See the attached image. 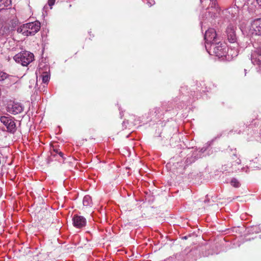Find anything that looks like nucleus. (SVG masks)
<instances>
[{
	"label": "nucleus",
	"instance_id": "6e6552de",
	"mask_svg": "<svg viewBox=\"0 0 261 261\" xmlns=\"http://www.w3.org/2000/svg\"><path fill=\"white\" fill-rule=\"evenodd\" d=\"M72 221L73 226L77 228H82L86 225V220L83 216L74 215Z\"/></svg>",
	"mask_w": 261,
	"mask_h": 261
},
{
	"label": "nucleus",
	"instance_id": "f8f14e48",
	"mask_svg": "<svg viewBox=\"0 0 261 261\" xmlns=\"http://www.w3.org/2000/svg\"><path fill=\"white\" fill-rule=\"evenodd\" d=\"M11 0H0V11L10 6Z\"/></svg>",
	"mask_w": 261,
	"mask_h": 261
},
{
	"label": "nucleus",
	"instance_id": "20e7f679",
	"mask_svg": "<svg viewBox=\"0 0 261 261\" xmlns=\"http://www.w3.org/2000/svg\"><path fill=\"white\" fill-rule=\"evenodd\" d=\"M204 40L206 43L205 45L208 46L212 44L220 41L221 38L218 36L215 29L210 28L205 33Z\"/></svg>",
	"mask_w": 261,
	"mask_h": 261
},
{
	"label": "nucleus",
	"instance_id": "5701e85b",
	"mask_svg": "<svg viewBox=\"0 0 261 261\" xmlns=\"http://www.w3.org/2000/svg\"><path fill=\"white\" fill-rule=\"evenodd\" d=\"M148 4H149V6H151L154 4V0H152V3L150 2H148Z\"/></svg>",
	"mask_w": 261,
	"mask_h": 261
},
{
	"label": "nucleus",
	"instance_id": "2eb2a0df",
	"mask_svg": "<svg viewBox=\"0 0 261 261\" xmlns=\"http://www.w3.org/2000/svg\"><path fill=\"white\" fill-rule=\"evenodd\" d=\"M230 184L232 186L235 188H239L240 186L239 181L235 178H232L230 181Z\"/></svg>",
	"mask_w": 261,
	"mask_h": 261
},
{
	"label": "nucleus",
	"instance_id": "ddd939ff",
	"mask_svg": "<svg viewBox=\"0 0 261 261\" xmlns=\"http://www.w3.org/2000/svg\"><path fill=\"white\" fill-rule=\"evenodd\" d=\"M258 57L256 56L255 54H252L251 55V61L254 65L260 66L261 65V60L259 58H257Z\"/></svg>",
	"mask_w": 261,
	"mask_h": 261
},
{
	"label": "nucleus",
	"instance_id": "f3484780",
	"mask_svg": "<svg viewBox=\"0 0 261 261\" xmlns=\"http://www.w3.org/2000/svg\"><path fill=\"white\" fill-rule=\"evenodd\" d=\"M8 77V74H7L6 73H5L2 71L0 72V80L1 81H3V80L6 79Z\"/></svg>",
	"mask_w": 261,
	"mask_h": 261
},
{
	"label": "nucleus",
	"instance_id": "6ab92c4d",
	"mask_svg": "<svg viewBox=\"0 0 261 261\" xmlns=\"http://www.w3.org/2000/svg\"><path fill=\"white\" fill-rule=\"evenodd\" d=\"M59 151H60L59 149H54L53 152H51V155L55 156L56 154L59 153Z\"/></svg>",
	"mask_w": 261,
	"mask_h": 261
},
{
	"label": "nucleus",
	"instance_id": "f257e3e1",
	"mask_svg": "<svg viewBox=\"0 0 261 261\" xmlns=\"http://www.w3.org/2000/svg\"><path fill=\"white\" fill-rule=\"evenodd\" d=\"M40 22L35 21L21 25L17 28V32L27 36H34L40 30Z\"/></svg>",
	"mask_w": 261,
	"mask_h": 261
},
{
	"label": "nucleus",
	"instance_id": "4468645a",
	"mask_svg": "<svg viewBox=\"0 0 261 261\" xmlns=\"http://www.w3.org/2000/svg\"><path fill=\"white\" fill-rule=\"evenodd\" d=\"M8 31L9 29L7 27H3L2 25H1V24H0V38L1 37L7 34Z\"/></svg>",
	"mask_w": 261,
	"mask_h": 261
},
{
	"label": "nucleus",
	"instance_id": "412c9836",
	"mask_svg": "<svg viewBox=\"0 0 261 261\" xmlns=\"http://www.w3.org/2000/svg\"><path fill=\"white\" fill-rule=\"evenodd\" d=\"M241 162V160H240L239 159H237L236 160V161H235V164H240Z\"/></svg>",
	"mask_w": 261,
	"mask_h": 261
},
{
	"label": "nucleus",
	"instance_id": "423d86ee",
	"mask_svg": "<svg viewBox=\"0 0 261 261\" xmlns=\"http://www.w3.org/2000/svg\"><path fill=\"white\" fill-rule=\"evenodd\" d=\"M236 28L232 24H229L226 30L228 40L230 43H234L237 40L236 34Z\"/></svg>",
	"mask_w": 261,
	"mask_h": 261
},
{
	"label": "nucleus",
	"instance_id": "f03ea898",
	"mask_svg": "<svg viewBox=\"0 0 261 261\" xmlns=\"http://www.w3.org/2000/svg\"><path fill=\"white\" fill-rule=\"evenodd\" d=\"M209 46H207L205 45V48L210 54L213 53L219 58L225 56L226 53V47L225 45L221 42V40L220 41H217V43L216 42V43L212 44Z\"/></svg>",
	"mask_w": 261,
	"mask_h": 261
},
{
	"label": "nucleus",
	"instance_id": "1a4fd4ad",
	"mask_svg": "<svg viewBox=\"0 0 261 261\" xmlns=\"http://www.w3.org/2000/svg\"><path fill=\"white\" fill-rule=\"evenodd\" d=\"M7 111L13 115H16L20 113L23 111V107L20 103H13L12 105H9Z\"/></svg>",
	"mask_w": 261,
	"mask_h": 261
},
{
	"label": "nucleus",
	"instance_id": "39448f33",
	"mask_svg": "<svg viewBox=\"0 0 261 261\" xmlns=\"http://www.w3.org/2000/svg\"><path fill=\"white\" fill-rule=\"evenodd\" d=\"M0 121L6 127L7 132L13 134L16 132V124L11 116H1Z\"/></svg>",
	"mask_w": 261,
	"mask_h": 261
},
{
	"label": "nucleus",
	"instance_id": "4be33fe9",
	"mask_svg": "<svg viewBox=\"0 0 261 261\" xmlns=\"http://www.w3.org/2000/svg\"><path fill=\"white\" fill-rule=\"evenodd\" d=\"M61 158L64 159V154L61 151H59V153H58Z\"/></svg>",
	"mask_w": 261,
	"mask_h": 261
},
{
	"label": "nucleus",
	"instance_id": "9d476101",
	"mask_svg": "<svg viewBox=\"0 0 261 261\" xmlns=\"http://www.w3.org/2000/svg\"><path fill=\"white\" fill-rule=\"evenodd\" d=\"M211 7L208 8V13L210 14L212 13L211 17H217V14L219 13L220 9L217 6V2L216 0L211 1Z\"/></svg>",
	"mask_w": 261,
	"mask_h": 261
},
{
	"label": "nucleus",
	"instance_id": "bb28decb",
	"mask_svg": "<svg viewBox=\"0 0 261 261\" xmlns=\"http://www.w3.org/2000/svg\"><path fill=\"white\" fill-rule=\"evenodd\" d=\"M188 160H189V159L188 158V159H187V161H187V163H188Z\"/></svg>",
	"mask_w": 261,
	"mask_h": 261
},
{
	"label": "nucleus",
	"instance_id": "393cba45",
	"mask_svg": "<svg viewBox=\"0 0 261 261\" xmlns=\"http://www.w3.org/2000/svg\"><path fill=\"white\" fill-rule=\"evenodd\" d=\"M235 158H237V156L235 154H233L232 159H235Z\"/></svg>",
	"mask_w": 261,
	"mask_h": 261
},
{
	"label": "nucleus",
	"instance_id": "a211bd4d",
	"mask_svg": "<svg viewBox=\"0 0 261 261\" xmlns=\"http://www.w3.org/2000/svg\"><path fill=\"white\" fill-rule=\"evenodd\" d=\"M253 54H255L256 56L261 57V46L257 48Z\"/></svg>",
	"mask_w": 261,
	"mask_h": 261
},
{
	"label": "nucleus",
	"instance_id": "dca6fc26",
	"mask_svg": "<svg viewBox=\"0 0 261 261\" xmlns=\"http://www.w3.org/2000/svg\"><path fill=\"white\" fill-rule=\"evenodd\" d=\"M50 77L48 74L46 73L45 74H43L42 76V82L44 84H47L49 81Z\"/></svg>",
	"mask_w": 261,
	"mask_h": 261
},
{
	"label": "nucleus",
	"instance_id": "9b49d317",
	"mask_svg": "<svg viewBox=\"0 0 261 261\" xmlns=\"http://www.w3.org/2000/svg\"><path fill=\"white\" fill-rule=\"evenodd\" d=\"M84 206L91 207L92 205V201L91 197L89 195L84 196L83 200Z\"/></svg>",
	"mask_w": 261,
	"mask_h": 261
},
{
	"label": "nucleus",
	"instance_id": "7ed1b4c3",
	"mask_svg": "<svg viewBox=\"0 0 261 261\" xmlns=\"http://www.w3.org/2000/svg\"><path fill=\"white\" fill-rule=\"evenodd\" d=\"M14 60L22 66H27L34 60V55L29 51H24L16 54Z\"/></svg>",
	"mask_w": 261,
	"mask_h": 261
},
{
	"label": "nucleus",
	"instance_id": "0eeeda50",
	"mask_svg": "<svg viewBox=\"0 0 261 261\" xmlns=\"http://www.w3.org/2000/svg\"><path fill=\"white\" fill-rule=\"evenodd\" d=\"M250 30L255 35H261V18L254 19L251 23Z\"/></svg>",
	"mask_w": 261,
	"mask_h": 261
},
{
	"label": "nucleus",
	"instance_id": "aec40b11",
	"mask_svg": "<svg viewBox=\"0 0 261 261\" xmlns=\"http://www.w3.org/2000/svg\"><path fill=\"white\" fill-rule=\"evenodd\" d=\"M56 0H48V4L51 9L52 6L54 5Z\"/></svg>",
	"mask_w": 261,
	"mask_h": 261
},
{
	"label": "nucleus",
	"instance_id": "a878e982",
	"mask_svg": "<svg viewBox=\"0 0 261 261\" xmlns=\"http://www.w3.org/2000/svg\"><path fill=\"white\" fill-rule=\"evenodd\" d=\"M257 3L259 4V3H261V0H256Z\"/></svg>",
	"mask_w": 261,
	"mask_h": 261
},
{
	"label": "nucleus",
	"instance_id": "b1692460",
	"mask_svg": "<svg viewBox=\"0 0 261 261\" xmlns=\"http://www.w3.org/2000/svg\"><path fill=\"white\" fill-rule=\"evenodd\" d=\"M126 123H128V121H124L123 122L122 124H123V125H125V124H126Z\"/></svg>",
	"mask_w": 261,
	"mask_h": 261
}]
</instances>
